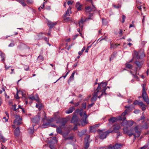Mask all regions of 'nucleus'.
I'll list each match as a JSON object with an SVG mask.
<instances>
[{
	"label": "nucleus",
	"instance_id": "72a5a7b5",
	"mask_svg": "<svg viewBox=\"0 0 149 149\" xmlns=\"http://www.w3.org/2000/svg\"><path fill=\"white\" fill-rule=\"evenodd\" d=\"M90 130L91 132H94L96 130V128L94 125L91 126L90 127Z\"/></svg>",
	"mask_w": 149,
	"mask_h": 149
},
{
	"label": "nucleus",
	"instance_id": "4468645a",
	"mask_svg": "<svg viewBox=\"0 0 149 149\" xmlns=\"http://www.w3.org/2000/svg\"><path fill=\"white\" fill-rule=\"evenodd\" d=\"M78 119L76 115L73 116L72 119L71 123H76L78 121Z\"/></svg>",
	"mask_w": 149,
	"mask_h": 149
},
{
	"label": "nucleus",
	"instance_id": "423d86ee",
	"mask_svg": "<svg viewBox=\"0 0 149 149\" xmlns=\"http://www.w3.org/2000/svg\"><path fill=\"white\" fill-rule=\"evenodd\" d=\"M120 126L119 124H116L113 125V130H109L112 131L111 133H118V130L120 129Z\"/></svg>",
	"mask_w": 149,
	"mask_h": 149
},
{
	"label": "nucleus",
	"instance_id": "4be33fe9",
	"mask_svg": "<svg viewBox=\"0 0 149 149\" xmlns=\"http://www.w3.org/2000/svg\"><path fill=\"white\" fill-rule=\"evenodd\" d=\"M74 110V108L73 107H72L66 110L65 111V113L67 114L70 113H72Z\"/></svg>",
	"mask_w": 149,
	"mask_h": 149
},
{
	"label": "nucleus",
	"instance_id": "4d7b16f0",
	"mask_svg": "<svg viewBox=\"0 0 149 149\" xmlns=\"http://www.w3.org/2000/svg\"><path fill=\"white\" fill-rule=\"evenodd\" d=\"M113 6L115 8H119L121 7V6H116L115 5H113Z\"/></svg>",
	"mask_w": 149,
	"mask_h": 149
},
{
	"label": "nucleus",
	"instance_id": "de8ad7c7",
	"mask_svg": "<svg viewBox=\"0 0 149 149\" xmlns=\"http://www.w3.org/2000/svg\"><path fill=\"white\" fill-rule=\"evenodd\" d=\"M68 133H64L63 134V137L65 138H65H67L66 136L68 135Z\"/></svg>",
	"mask_w": 149,
	"mask_h": 149
},
{
	"label": "nucleus",
	"instance_id": "69168bd1",
	"mask_svg": "<svg viewBox=\"0 0 149 149\" xmlns=\"http://www.w3.org/2000/svg\"><path fill=\"white\" fill-rule=\"evenodd\" d=\"M119 35L120 36H121L123 34V31L122 30H120V31L119 32Z\"/></svg>",
	"mask_w": 149,
	"mask_h": 149
},
{
	"label": "nucleus",
	"instance_id": "37998d69",
	"mask_svg": "<svg viewBox=\"0 0 149 149\" xmlns=\"http://www.w3.org/2000/svg\"><path fill=\"white\" fill-rule=\"evenodd\" d=\"M73 139V136H70L69 137H67L66 138H65V140H68V139L72 140V139Z\"/></svg>",
	"mask_w": 149,
	"mask_h": 149
},
{
	"label": "nucleus",
	"instance_id": "5fc2aeb1",
	"mask_svg": "<svg viewBox=\"0 0 149 149\" xmlns=\"http://www.w3.org/2000/svg\"><path fill=\"white\" fill-rule=\"evenodd\" d=\"M126 68H130V65L129 64H127V63H126Z\"/></svg>",
	"mask_w": 149,
	"mask_h": 149
},
{
	"label": "nucleus",
	"instance_id": "774afa93",
	"mask_svg": "<svg viewBox=\"0 0 149 149\" xmlns=\"http://www.w3.org/2000/svg\"><path fill=\"white\" fill-rule=\"evenodd\" d=\"M147 146H144L143 147H141L140 149H146L147 147Z\"/></svg>",
	"mask_w": 149,
	"mask_h": 149
},
{
	"label": "nucleus",
	"instance_id": "412c9836",
	"mask_svg": "<svg viewBox=\"0 0 149 149\" xmlns=\"http://www.w3.org/2000/svg\"><path fill=\"white\" fill-rule=\"evenodd\" d=\"M123 130L125 133L128 134L129 136H130V130L128 129V127H125Z\"/></svg>",
	"mask_w": 149,
	"mask_h": 149
},
{
	"label": "nucleus",
	"instance_id": "5701e85b",
	"mask_svg": "<svg viewBox=\"0 0 149 149\" xmlns=\"http://www.w3.org/2000/svg\"><path fill=\"white\" fill-rule=\"evenodd\" d=\"M134 130L136 134V136L139 137L140 135V131L138 130V127L136 126L134 128Z\"/></svg>",
	"mask_w": 149,
	"mask_h": 149
},
{
	"label": "nucleus",
	"instance_id": "a18cd8bd",
	"mask_svg": "<svg viewBox=\"0 0 149 149\" xmlns=\"http://www.w3.org/2000/svg\"><path fill=\"white\" fill-rule=\"evenodd\" d=\"M125 17L124 15H123L122 16V20L121 21L123 23L125 22Z\"/></svg>",
	"mask_w": 149,
	"mask_h": 149
},
{
	"label": "nucleus",
	"instance_id": "aec40b11",
	"mask_svg": "<svg viewBox=\"0 0 149 149\" xmlns=\"http://www.w3.org/2000/svg\"><path fill=\"white\" fill-rule=\"evenodd\" d=\"M62 121L61 122V123L62 125L63 126H64L66 124L67 122L68 121L69 119L68 118H62Z\"/></svg>",
	"mask_w": 149,
	"mask_h": 149
},
{
	"label": "nucleus",
	"instance_id": "864d4df0",
	"mask_svg": "<svg viewBox=\"0 0 149 149\" xmlns=\"http://www.w3.org/2000/svg\"><path fill=\"white\" fill-rule=\"evenodd\" d=\"M85 133H83L82 132H79L78 134V135L80 137L82 136Z\"/></svg>",
	"mask_w": 149,
	"mask_h": 149
},
{
	"label": "nucleus",
	"instance_id": "ea45409f",
	"mask_svg": "<svg viewBox=\"0 0 149 149\" xmlns=\"http://www.w3.org/2000/svg\"><path fill=\"white\" fill-rule=\"evenodd\" d=\"M0 139L1 140V141L3 142H4L5 141V139L3 136L1 134H0Z\"/></svg>",
	"mask_w": 149,
	"mask_h": 149
},
{
	"label": "nucleus",
	"instance_id": "58836bf2",
	"mask_svg": "<svg viewBox=\"0 0 149 149\" xmlns=\"http://www.w3.org/2000/svg\"><path fill=\"white\" fill-rule=\"evenodd\" d=\"M17 1L19 2L20 3L24 6H26V4L23 1H21L20 0H17Z\"/></svg>",
	"mask_w": 149,
	"mask_h": 149
},
{
	"label": "nucleus",
	"instance_id": "cd10ccee",
	"mask_svg": "<svg viewBox=\"0 0 149 149\" xmlns=\"http://www.w3.org/2000/svg\"><path fill=\"white\" fill-rule=\"evenodd\" d=\"M18 94H21L23 96V93L22 91H19L18 92H17L16 95L15 96V98L17 99H18L19 98Z\"/></svg>",
	"mask_w": 149,
	"mask_h": 149
},
{
	"label": "nucleus",
	"instance_id": "c03bdc74",
	"mask_svg": "<svg viewBox=\"0 0 149 149\" xmlns=\"http://www.w3.org/2000/svg\"><path fill=\"white\" fill-rule=\"evenodd\" d=\"M38 58L39 60H40V61H42L43 60V57L42 56H39L38 57Z\"/></svg>",
	"mask_w": 149,
	"mask_h": 149
},
{
	"label": "nucleus",
	"instance_id": "6ab92c4d",
	"mask_svg": "<svg viewBox=\"0 0 149 149\" xmlns=\"http://www.w3.org/2000/svg\"><path fill=\"white\" fill-rule=\"evenodd\" d=\"M107 83L105 82H102L101 83H98V86H100V87L101 88H104H104H105L106 86H107Z\"/></svg>",
	"mask_w": 149,
	"mask_h": 149
},
{
	"label": "nucleus",
	"instance_id": "c9c22d12",
	"mask_svg": "<svg viewBox=\"0 0 149 149\" xmlns=\"http://www.w3.org/2000/svg\"><path fill=\"white\" fill-rule=\"evenodd\" d=\"M141 127L142 128L145 129H148V123H145L143 125L141 126Z\"/></svg>",
	"mask_w": 149,
	"mask_h": 149
},
{
	"label": "nucleus",
	"instance_id": "39448f33",
	"mask_svg": "<svg viewBox=\"0 0 149 149\" xmlns=\"http://www.w3.org/2000/svg\"><path fill=\"white\" fill-rule=\"evenodd\" d=\"M79 115L81 117V120L82 122L86 124L87 123L86 121V118L88 117V116L86 114L85 111H83L82 110H81Z\"/></svg>",
	"mask_w": 149,
	"mask_h": 149
},
{
	"label": "nucleus",
	"instance_id": "052dcab7",
	"mask_svg": "<svg viewBox=\"0 0 149 149\" xmlns=\"http://www.w3.org/2000/svg\"><path fill=\"white\" fill-rule=\"evenodd\" d=\"M134 112L135 114H138L139 112V110H135Z\"/></svg>",
	"mask_w": 149,
	"mask_h": 149
},
{
	"label": "nucleus",
	"instance_id": "0eeeda50",
	"mask_svg": "<svg viewBox=\"0 0 149 149\" xmlns=\"http://www.w3.org/2000/svg\"><path fill=\"white\" fill-rule=\"evenodd\" d=\"M15 119L14 122V123L17 125H19L21 124L22 119L18 115H16L15 116Z\"/></svg>",
	"mask_w": 149,
	"mask_h": 149
},
{
	"label": "nucleus",
	"instance_id": "b1692460",
	"mask_svg": "<svg viewBox=\"0 0 149 149\" xmlns=\"http://www.w3.org/2000/svg\"><path fill=\"white\" fill-rule=\"evenodd\" d=\"M139 105L142 107V109L143 110H145L146 109V106L142 102H140L139 103Z\"/></svg>",
	"mask_w": 149,
	"mask_h": 149
},
{
	"label": "nucleus",
	"instance_id": "f257e3e1",
	"mask_svg": "<svg viewBox=\"0 0 149 149\" xmlns=\"http://www.w3.org/2000/svg\"><path fill=\"white\" fill-rule=\"evenodd\" d=\"M107 88L102 89L100 86H98L93 94V97L91 98V100L92 101H95L97 98H100L102 95L106 94L105 91Z\"/></svg>",
	"mask_w": 149,
	"mask_h": 149
},
{
	"label": "nucleus",
	"instance_id": "6e6d98bb",
	"mask_svg": "<svg viewBox=\"0 0 149 149\" xmlns=\"http://www.w3.org/2000/svg\"><path fill=\"white\" fill-rule=\"evenodd\" d=\"M81 6H82V5L80 4L79 7L77 8V10L79 11L81 9Z\"/></svg>",
	"mask_w": 149,
	"mask_h": 149
},
{
	"label": "nucleus",
	"instance_id": "c85d7f7f",
	"mask_svg": "<svg viewBox=\"0 0 149 149\" xmlns=\"http://www.w3.org/2000/svg\"><path fill=\"white\" fill-rule=\"evenodd\" d=\"M56 132L57 133L59 134H62V130L61 127H57L56 130Z\"/></svg>",
	"mask_w": 149,
	"mask_h": 149
},
{
	"label": "nucleus",
	"instance_id": "bb28decb",
	"mask_svg": "<svg viewBox=\"0 0 149 149\" xmlns=\"http://www.w3.org/2000/svg\"><path fill=\"white\" fill-rule=\"evenodd\" d=\"M38 104H36V107L38 108L39 110H40L42 107V104L40 103V100H39V102H38Z\"/></svg>",
	"mask_w": 149,
	"mask_h": 149
},
{
	"label": "nucleus",
	"instance_id": "2eb2a0df",
	"mask_svg": "<svg viewBox=\"0 0 149 149\" xmlns=\"http://www.w3.org/2000/svg\"><path fill=\"white\" fill-rule=\"evenodd\" d=\"M87 19H84L82 17L80 21H79V26L81 27V28H83L84 23V22L87 20Z\"/></svg>",
	"mask_w": 149,
	"mask_h": 149
},
{
	"label": "nucleus",
	"instance_id": "ddd939ff",
	"mask_svg": "<svg viewBox=\"0 0 149 149\" xmlns=\"http://www.w3.org/2000/svg\"><path fill=\"white\" fill-rule=\"evenodd\" d=\"M29 98L32 100H35L38 102H39V99L38 95H36V97H35L31 95L29 96Z\"/></svg>",
	"mask_w": 149,
	"mask_h": 149
},
{
	"label": "nucleus",
	"instance_id": "473e14b6",
	"mask_svg": "<svg viewBox=\"0 0 149 149\" xmlns=\"http://www.w3.org/2000/svg\"><path fill=\"white\" fill-rule=\"evenodd\" d=\"M34 131V129L33 127L32 128H29L28 129V132L30 134H32L33 133Z\"/></svg>",
	"mask_w": 149,
	"mask_h": 149
},
{
	"label": "nucleus",
	"instance_id": "49530a36",
	"mask_svg": "<svg viewBox=\"0 0 149 149\" xmlns=\"http://www.w3.org/2000/svg\"><path fill=\"white\" fill-rule=\"evenodd\" d=\"M73 1H72L70 0L68 1L67 2V4L68 5L70 6L73 3Z\"/></svg>",
	"mask_w": 149,
	"mask_h": 149
},
{
	"label": "nucleus",
	"instance_id": "4c0bfd02",
	"mask_svg": "<svg viewBox=\"0 0 149 149\" xmlns=\"http://www.w3.org/2000/svg\"><path fill=\"white\" fill-rule=\"evenodd\" d=\"M85 48H86L85 47V46H84L83 47V49H82L81 51L79 52H78L79 54L80 55H81L82 54L83 52H84V51L85 50Z\"/></svg>",
	"mask_w": 149,
	"mask_h": 149
},
{
	"label": "nucleus",
	"instance_id": "393cba45",
	"mask_svg": "<svg viewBox=\"0 0 149 149\" xmlns=\"http://www.w3.org/2000/svg\"><path fill=\"white\" fill-rule=\"evenodd\" d=\"M63 18L66 21H70L72 22H74L73 19L70 18V17H67V16H66L65 17H63Z\"/></svg>",
	"mask_w": 149,
	"mask_h": 149
},
{
	"label": "nucleus",
	"instance_id": "a878e982",
	"mask_svg": "<svg viewBox=\"0 0 149 149\" xmlns=\"http://www.w3.org/2000/svg\"><path fill=\"white\" fill-rule=\"evenodd\" d=\"M75 74V72H73L70 76L69 80L68 81V83L70 82L71 81L73 80L74 79V77Z\"/></svg>",
	"mask_w": 149,
	"mask_h": 149
},
{
	"label": "nucleus",
	"instance_id": "9d476101",
	"mask_svg": "<svg viewBox=\"0 0 149 149\" xmlns=\"http://www.w3.org/2000/svg\"><path fill=\"white\" fill-rule=\"evenodd\" d=\"M92 8H91L90 6L85 7L86 11V13H89L91 11H93L95 10V6L93 5H92Z\"/></svg>",
	"mask_w": 149,
	"mask_h": 149
},
{
	"label": "nucleus",
	"instance_id": "dca6fc26",
	"mask_svg": "<svg viewBox=\"0 0 149 149\" xmlns=\"http://www.w3.org/2000/svg\"><path fill=\"white\" fill-rule=\"evenodd\" d=\"M89 138V136H87L85 138V140L86 141H87V142L86 143L85 146V149H87L89 146V143H88V140Z\"/></svg>",
	"mask_w": 149,
	"mask_h": 149
},
{
	"label": "nucleus",
	"instance_id": "e2e57ef3",
	"mask_svg": "<svg viewBox=\"0 0 149 149\" xmlns=\"http://www.w3.org/2000/svg\"><path fill=\"white\" fill-rule=\"evenodd\" d=\"M80 5V3L79 2H77L76 5V8H77V7H79Z\"/></svg>",
	"mask_w": 149,
	"mask_h": 149
},
{
	"label": "nucleus",
	"instance_id": "338daca9",
	"mask_svg": "<svg viewBox=\"0 0 149 149\" xmlns=\"http://www.w3.org/2000/svg\"><path fill=\"white\" fill-rule=\"evenodd\" d=\"M1 149H7V148L2 144L1 146Z\"/></svg>",
	"mask_w": 149,
	"mask_h": 149
},
{
	"label": "nucleus",
	"instance_id": "9b49d317",
	"mask_svg": "<svg viewBox=\"0 0 149 149\" xmlns=\"http://www.w3.org/2000/svg\"><path fill=\"white\" fill-rule=\"evenodd\" d=\"M71 8L69 6L68 8L66 11L65 13L63 15V17L69 16L70 15V14H72V12L71 11Z\"/></svg>",
	"mask_w": 149,
	"mask_h": 149
},
{
	"label": "nucleus",
	"instance_id": "79ce46f5",
	"mask_svg": "<svg viewBox=\"0 0 149 149\" xmlns=\"http://www.w3.org/2000/svg\"><path fill=\"white\" fill-rule=\"evenodd\" d=\"M135 63L136 64V65L138 67H140L141 66V64L140 62L139 61H136L135 62Z\"/></svg>",
	"mask_w": 149,
	"mask_h": 149
},
{
	"label": "nucleus",
	"instance_id": "bf43d9fd",
	"mask_svg": "<svg viewBox=\"0 0 149 149\" xmlns=\"http://www.w3.org/2000/svg\"><path fill=\"white\" fill-rule=\"evenodd\" d=\"M93 104H94V103H92L90 104H89V105H88V108H91V107H92L93 106Z\"/></svg>",
	"mask_w": 149,
	"mask_h": 149
},
{
	"label": "nucleus",
	"instance_id": "a19ab883",
	"mask_svg": "<svg viewBox=\"0 0 149 149\" xmlns=\"http://www.w3.org/2000/svg\"><path fill=\"white\" fill-rule=\"evenodd\" d=\"M145 118V117L144 116V113L143 112L142 113V116L141 117V118L140 119H139L138 120V121H140L141 120L144 119Z\"/></svg>",
	"mask_w": 149,
	"mask_h": 149
},
{
	"label": "nucleus",
	"instance_id": "7ed1b4c3",
	"mask_svg": "<svg viewBox=\"0 0 149 149\" xmlns=\"http://www.w3.org/2000/svg\"><path fill=\"white\" fill-rule=\"evenodd\" d=\"M142 86L143 90L142 97H143L144 101L146 102L147 104H149V99L146 91L145 86V85L143 84Z\"/></svg>",
	"mask_w": 149,
	"mask_h": 149
},
{
	"label": "nucleus",
	"instance_id": "603ef678",
	"mask_svg": "<svg viewBox=\"0 0 149 149\" xmlns=\"http://www.w3.org/2000/svg\"><path fill=\"white\" fill-rule=\"evenodd\" d=\"M91 45L89 46L85 50V52L87 53L88 52L89 49L91 47Z\"/></svg>",
	"mask_w": 149,
	"mask_h": 149
},
{
	"label": "nucleus",
	"instance_id": "f8f14e48",
	"mask_svg": "<svg viewBox=\"0 0 149 149\" xmlns=\"http://www.w3.org/2000/svg\"><path fill=\"white\" fill-rule=\"evenodd\" d=\"M123 146L122 145L116 144L114 146L110 147V149H121Z\"/></svg>",
	"mask_w": 149,
	"mask_h": 149
},
{
	"label": "nucleus",
	"instance_id": "680f3d73",
	"mask_svg": "<svg viewBox=\"0 0 149 149\" xmlns=\"http://www.w3.org/2000/svg\"><path fill=\"white\" fill-rule=\"evenodd\" d=\"M11 67V66H8L6 65H5V69L6 70H8L9 68L10 67Z\"/></svg>",
	"mask_w": 149,
	"mask_h": 149
},
{
	"label": "nucleus",
	"instance_id": "f3484780",
	"mask_svg": "<svg viewBox=\"0 0 149 149\" xmlns=\"http://www.w3.org/2000/svg\"><path fill=\"white\" fill-rule=\"evenodd\" d=\"M15 135L18 137L20 134V130L19 127H17L14 131Z\"/></svg>",
	"mask_w": 149,
	"mask_h": 149
},
{
	"label": "nucleus",
	"instance_id": "2f4dec72",
	"mask_svg": "<svg viewBox=\"0 0 149 149\" xmlns=\"http://www.w3.org/2000/svg\"><path fill=\"white\" fill-rule=\"evenodd\" d=\"M16 104H14L13 105H12V107L10 108V109L15 111H17V109L16 108Z\"/></svg>",
	"mask_w": 149,
	"mask_h": 149
},
{
	"label": "nucleus",
	"instance_id": "1a4fd4ad",
	"mask_svg": "<svg viewBox=\"0 0 149 149\" xmlns=\"http://www.w3.org/2000/svg\"><path fill=\"white\" fill-rule=\"evenodd\" d=\"M40 114L38 113L35 117L32 119L31 121L33 123H37L40 120Z\"/></svg>",
	"mask_w": 149,
	"mask_h": 149
},
{
	"label": "nucleus",
	"instance_id": "8fccbe9b",
	"mask_svg": "<svg viewBox=\"0 0 149 149\" xmlns=\"http://www.w3.org/2000/svg\"><path fill=\"white\" fill-rule=\"evenodd\" d=\"M135 22L133 21L132 22V24H131V27H134L135 26V25L134 24Z\"/></svg>",
	"mask_w": 149,
	"mask_h": 149
},
{
	"label": "nucleus",
	"instance_id": "e433bc0d",
	"mask_svg": "<svg viewBox=\"0 0 149 149\" xmlns=\"http://www.w3.org/2000/svg\"><path fill=\"white\" fill-rule=\"evenodd\" d=\"M42 114L43 116L42 118V120L43 121H45V120H47L46 117L45 115V113L44 111H43L42 113Z\"/></svg>",
	"mask_w": 149,
	"mask_h": 149
},
{
	"label": "nucleus",
	"instance_id": "20e7f679",
	"mask_svg": "<svg viewBox=\"0 0 149 149\" xmlns=\"http://www.w3.org/2000/svg\"><path fill=\"white\" fill-rule=\"evenodd\" d=\"M133 60H136L140 59L141 57H144L145 55L143 52H142L141 55H140L139 52L136 50H134L132 53Z\"/></svg>",
	"mask_w": 149,
	"mask_h": 149
},
{
	"label": "nucleus",
	"instance_id": "f704fd0d",
	"mask_svg": "<svg viewBox=\"0 0 149 149\" xmlns=\"http://www.w3.org/2000/svg\"><path fill=\"white\" fill-rule=\"evenodd\" d=\"M141 3L138 2L137 3V7L140 10H141V5H140Z\"/></svg>",
	"mask_w": 149,
	"mask_h": 149
},
{
	"label": "nucleus",
	"instance_id": "7c9ffc66",
	"mask_svg": "<svg viewBox=\"0 0 149 149\" xmlns=\"http://www.w3.org/2000/svg\"><path fill=\"white\" fill-rule=\"evenodd\" d=\"M49 125V123L48 122L44 123L41 126V127L42 128H47V127L48 125Z\"/></svg>",
	"mask_w": 149,
	"mask_h": 149
},
{
	"label": "nucleus",
	"instance_id": "c756f323",
	"mask_svg": "<svg viewBox=\"0 0 149 149\" xmlns=\"http://www.w3.org/2000/svg\"><path fill=\"white\" fill-rule=\"evenodd\" d=\"M0 55L1 56V57L2 58L1 61H3V62H4V60L5 56L4 54H3L2 52L0 51Z\"/></svg>",
	"mask_w": 149,
	"mask_h": 149
},
{
	"label": "nucleus",
	"instance_id": "3c124183",
	"mask_svg": "<svg viewBox=\"0 0 149 149\" xmlns=\"http://www.w3.org/2000/svg\"><path fill=\"white\" fill-rule=\"evenodd\" d=\"M29 67L28 66L26 65L25 66V67H24V70L26 71H28L29 70Z\"/></svg>",
	"mask_w": 149,
	"mask_h": 149
},
{
	"label": "nucleus",
	"instance_id": "0e129e2a",
	"mask_svg": "<svg viewBox=\"0 0 149 149\" xmlns=\"http://www.w3.org/2000/svg\"><path fill=\"white\" fill-rule=\"evenodd\" d=\"M49 147L51 149H55L54 146L53 145H49Z\"/></svg>",
	"mask_w": 149,
	"mask_h": 149
},
{
	"label": "nucleus",
	"instance_id": "f03ea898",
	"mask_svg": "<svg viewBox=\"0 0 149 149\" xmlns=\"http://www.w3.org/2000/svg\"><path fill=\"white\" fill-rule=\"evenodd\" d=\"M125 107L129 108V107ZM129 109H126L125 110V111L120 116H118L117 118L112 117L109 120V122H111L112 123H114L116 122L117 120H122L123 121H124L126 119L125 117V116L128 113Z\"/></svg>",
	"mask_w": 149,
	"mask_h": 149
},
{
	"label": "nucleus",
	"instance_id": "13d9d810",
	"mask_svg": "<svg viewBox=\"0 0 149 149\" xmlns=\"http://www.w3.org/2000/svg\"><path fill=\"white\" fill-rule=\"evenodd\" d=\"M139 102H139L137 100H136L134 102L133 104H135V105H136V104H138L139 105Z\"/></svg>",
	"mask_w": 149,
	"mask_h": 149
},
{
	"label": "nucleus",
	"instance_id": "09e8293b",
	"mask_svg": "<svg viewBox=\"0 0 149 149\" xmlns=\"http://www.w3.org/2000/svg\"><path fill=\"white\" fill-rule=\"evenodd\" d=\"M86 103H84L82 104V108H84V109H86Z\"/></svg>",
	"mask_w": 149,
	"mask_h": 149
},
{
	"label": "nucleus",
	"instance_id": "6e6552de",
	"mask_svg": "<svg viewBox=\"0 0 149 149\" xmlns=\"http://www.w3.org/2000/svg\"><path fill=\"white\" fill-rule=\"evenodd\" d=\"M111 132H112V131L108 130L107 131L100 134V138L102 139L105 138L106 137L107 135Z\"/></svg>",
	"mask_w": 149,
	"mask_h": 149
},
{
	"label": "nucleus",
	"instance_id": "a211bd4d",
	"mask_svg": "<svg viewBox=\"0 0 149 149\" xmlns=\"http://www.w3.org/2000/svg\"><path fill=\"white\" fill-rule=\"evenodd\" d=\"M56 24V22L53 23L50 21H48L47 23V25L50 28H52L53 27V26Z\"/></svg>",
	"mask_w": 149,
	"mask_h": 149
}]
</instances>
